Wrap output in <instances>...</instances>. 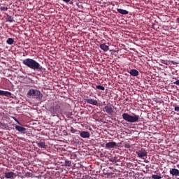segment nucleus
<instances>
[{"label":"nucleus","instance_id":"obj_19","mask_svg":"<svg viewBox=\"0 0 179 179\" xmlns=\"http://www.w3.org/2000/svg\"><path fill=\"white\" fill-rule=\"evenodd\" d=\"M14 43V39L12 38H9L8 39L6 40V43L11 45Z\"/></svg>","mask_w":179,"mask_h":179},{"label":"nucleus","instance_id":"obj_15","mask_svg":"<svg viewBox=\"0 0 179 179\" xmlns=\"http://www.w3.org/2000/svg\"><path fill=\"white\" fill-rule=\"evenodd\" d=\"M0 96H12V93L9 92L8 91H3V90H0Z\"/></svg>","mask_w":179,"mask_h":179},{"label":"nucleus","instance_id":"obj_3","mask_svg":"<svg viewBox=\"0 0 179 179\" xmlns=\"http://www.w3.org/2000/svg\"><path fill=\"white\" fill-rule=\"evenodd\" d=\"M122 117H123L124 120L129 123H136L140 121V116L138 115H136L135 113H132L131 115H129L127 113H123L122 115Z\"/></svg>","mask_w":179,"mask_h":179},{"label":"nucleus","instance_id":"obj_17","mask_svg":"<svg viewBox=\"0 0 179 179\" xmlns=\"http://www.w3.org/2000/svg\"><path fill=\"white\" fill-rule=\"evenodd\" d=\"M13 176H14V173L13 172L5 173V178H7V179L13 178Z\"/></svg>","mask_w":179,"mask_h":179},{"label":"nucleus","instance_id":"obj_28","mask_svg":"<svg viewBox=\"0 0 179 179\" xmlns=\"http://www.w3.org/2000/svg\"><path fill=\"white\" fill-rule=\"evenodd\" d=\"M62 1H64V3H66V4H68L69 2H71V0H62Z\"/></svg>","mask_w":179,"mask_h":179},{"label":"nucleus","instance_id":"obj_39","mask_svg":"<svg viewBox=\"0 0 179 179\" xmlns=\"http://www.w3.org/2000/svg\"><path fill=\"white\" fill-rule=\"evenodd\" d=\"M177 179H179V178H177Z\"/></svg>","mask_w":179,"mask_h":179},{"label":"nucleus","instance_id":"obj_29","mask_svg":"<svg viewBox=\"0 0 179 179\" xmlns=\"http://www.w3.org/2000/svg\"><path fill=\"white\" fill-rule=\"evenodd\" d=\"M175 111L179 113V106L175 107Z\"/></svg>","mask_w":179,"mask_h":179},{"label":"nucleus","instance_id":"obj_24","mask_svg":"<svg viewBox=\"0 0 179 179\" xmlns=\"http://www.w3.org/2000/svg\"><path fill=\"white\" fill-rule=\"evenodd\" d=\"M152 178L153 179H162V176L159 175H152Z\"/></svg>","mask_w":179,"mask_h":179},{"label":"nucleus","instance_id":"obj_21","mask_svg":"<svg viewBox=\"0 0 179 179\" xmlns=\"http://www.w3.org/2000/svg\"><path fill=\"white\" fill-rule=\"evenodd\" d=\"M0 126L4 128V129H8V125L6 124L4 122H0Z\"/></svg>","mask_w":179,"mask_h":179},{"label":"nucleus","instance_id":"obj_26","mask_svg":"<svg viewBox=\"0 0 179 179\" xmlns=\"http://www.w3.org/2000/svg\"><path fill=\"white\" fill-rule=\"evenodd\" d=\"M8 10V7H0V10L1 11H6Z\"/></svg>","mask_w":179,"mask_h":179},{"label":"nucleus","instance_id":"obj_22","mask_svg":"<svg viewBox=\"0 0 179 179\" xmlns=\"http://www.w3.org/2000/svg\"><path fill=\"white\" fill-rule=\"evenodd\" d=\"M64 165L66 167H71V161H65Z\"/></svg>","mask_w":179,"mask_h":179},{"label":"nucleus","instance_id":"obj_16","mask_svg":"<svg viewBox=\"0 0 179 179\" xmlns=\"http://www.w3.org/2000/svg\"><path fill=\"white\" fill-rule=\"evenodd\" d=\"M117 13H120L121 15H127L129 14V11L124 10V9H121V8H117Z\"/></svg>","mask_w":179,"mask_h":179},{"label":"nucleus","instance_id":"obj_12","mask_svg":"<svg viewBox=\"0 0 179 179\" xmlns=\"http://www.w3.org/2000/svg\"><path fill=\"white\" fill-rule=\"evenodd\" d=\"M99 48L103 52H108L110 50L109 46L106 45V43L100 44Z\"/></svg>","mask_w":179,"mask_h":179},{"label":"nucleus","instance_id":"obj_33","mask_svg":"<svg viewBox=\"0 0 179 179\" xmlns=\"http://www.w3.org/2000/svg\"><path fill=\"white\" fill-rule=\"evenodd\" d=\"M69 3L70 4V5H71V6H74V4H73V2L71 1V0H70V1L69 2Z\"/></svg>","mask_w":179,"mask_h":179},{"label":"nucleus","instance_id":"obj_7","mask_svg":"<svg viewBox=\"0 0 179 179\" xmlns=\"http://www.w3.org/2000/svg\"><path fill=\"white\" fill-rule=\"evenodd\" d=\"M116 146H117V144L114 141L109 142L105 144V148L106 149L115 148Z\"/></svg>","mask_w":179,"mask_h":179},{"label":"nucleus","instance_id":"obj_35","mask_svg":"<svg viewBox=\"0 0 179 179\" xmlns=\"http://www.w3.org/2000/svg\"><path fill=\"white\" fill-rule=\"evenodd\" d=\"M13 120L17 122V123L20 124V122L17 120L16 117H13Z\"/></svg>","mask_w":179,"mask_h":179},{"label":"nucleus","instance_id":"obj_11","mask_svg":"<svg viewBox=\"0 0 179 179\" xmlns=\"http://www.w3.org/2000/svg\"><path fill=\"white\" fill-rule=\"evenodd\" d=\"M15 130L18 131L20 133L25 134L26 129L24 127H22L20 125H15Z\"/></svg>","mask_w":179,"mask_h":179},{"label":"nucleus","instance_id":"obj_38","mask_svg":"<svg viewBox=\"0 0 179 179\" xmlns=\"http://www.w3.org/2000/svg\"><path fill=\"white\" fill-rule=\"evenodd\" d=\"M125 148H129V145H127L125 146Z\"/></svg>","mask_w":179,"mask_h":179},{"label":"nucleus","instance_id":"obj_18","mask_svg":"<svg viewBox=\"0 0 179 179\" xmlns=\"http://www.w3.org/2000/svg\"><path fill=\"white\" fill-rule=\"evenodd\" d=\"M6 22L12 23L14 22L13 17L11 15H7L6 18Z\"/></svg>","mask_w":179,"mask_h":179},{"label":"nucleus","instance_id":"obj_32","mask_svg":"<svg viewBox=\"0 0 179 179\" xmlns=\"http://www.w3.org/2000/svg\"><path fill=\"white\" fill-rule=\"evenodd\" d=\"M164 178H166V179H171L169 175H165Z\"/></svg>","mask_w":179,"mask_h":179},{"label":"nucleus","instance_id":"obj_8","mask_svg":"<svg viewBox=\"0 0 179 179\" xmlns=\"http://www.w3.org/2000/svg\"><path fill=\"white\" fill-rule=\"evenodd\" d=\"M85 103H87L89 104L93 105V106H98V101L92 99H85Z\"/></svg>","mask_w":179,"mask_h":179},{"label":"nucleus","instance_id":"obj_37","mask_svg":"<svg viewBox=\"0 0 179 179\" xmlns=\"http://www.w3.org/2000/svg\"><path fill=\"white\" fill-rule=\"evenodd\" d=\"M176 22L178 24H179V17L176 19Z\"/></svg>","mask_w":179,"mask_h":179},{"label":"nucleus","instance_id":"obj_20","mask_svg":"<svg viewBox=\"0 0 179 179\" xmlns=\"http://www.w3.org/2000/svg\"><path fill=\"white\" fill-rule=\"evenodd\" d=\"M112 163H117L120 162V159H117V157H111L110 160Z\"/></svg>","mask_w":179,"mask_h":179},{"label":"nucleus","instance_id":"obj_6","mask_svg":"<svg viewBox=\"0 0 179 179\" xmlns=\"http://www.w3.org/2000/svg\"><path fill=\"white\" fill-rule=\"evenodd\" d=\"M114 106L111 105L110 103H108L106 106L104 107L105 111L109 115H112L113 113H114Z\"/></svg>","mask_w":179,"mask_h":179},{"label":"nucleus","instance_id":"obj_9","mask_svg":"<svg viewBox=\"0 0 179 179\" xmlns=\"http://www.w3.org/2000/svg\"><path fill=\"white\" fill-rule=\"evenodd\" d=\"M169 174L173 176H179V170L178 169H171L169 170Z\"/></svg>","mask_w":179,"mask_h":179},{"label":"nucleus","instance_id":"obj_4","mask_svg":"<svg viewBox=\"0 0 179 179\" xmlns=\"http://www.w3.org/2000/svg\"><path fill=\"white\" fill-rule=\"evenodd\" d=\"M28 96H36V99H38L39 101H41L43 99V94L38 90H30L27 92Z\"/></svg>","mask_w":179,"mask_h":179},{"label":"nucleus","instance_id":"obj_36","mask_svg":"<svg viewBox=\"0 0 179 179\" xmlns=\"http://www.w3.org/2000/svg\"><path fill=\"white\" fill-rule=\"evenodd\" d=\"M25 45L27 46V48H29L30 47L27 43H25Z\"/></svg>","mask_w":179,"mask_h":179},{"label":"nucleus","instance_id":"obj_23","mask_svg":"<svg viewBox=\"0 0 179 179\" xmlns=\"http://www.w3.org/2000/svg\"><path fill=\"white\" fill-rule=\"evenodd\" d=\"M96 89H98L99 90L105 91V87L101 85H96Z\"/></svg>","mask_w":179,"mask_h":179},{"label":"nucleus","instance_id":"obj_31","mask_svg":"<svg viewBox=\"0 0 179 179\" xmlns=\"http://www.w3.org/2000/svg\"><path fill=\"white\" fill-rule=\"evenodd\" d=\"M164 178H166V179H171L169 175H165Z\"/></svg>","mask_w":179,"mask_h":179},{"label":"nucleus","instance_id":"obj_2","mask_svg":"<svg viewBox=\"0 0 179 179\" xmlns=\"http://www.w3.org/2000/svg\"><path fill=\"white\" fill-rule=\"evenodd\" d=\"M48 110L53 117L62 113V109H61V103L59 102H54L52 106H49Z\"/></svg>","mask_w":179,"mask_h":179},{"label":"nucleus","instance_id":"obj_30","mask_svg":"<svg viewBox=\"0 0 179 179\" xmlns=\"http://www.w3.org/2000/svg\"><path fill=\"white\" fill-rule=\"evenodd\" d=\"M174 85H179V80H176L175 83H173Z\"/></svg>","mask_w":179,"mask_h":179},{"label":"nucleus","instance_id":"obj_10","mask_svg":"<svg viewBox=\"0 0 179 179\" xmlns=\"http://www.w3.org/2000/svg\"><path fill=\"white\" fill-rule=\"evenodd\" d=\"M80 137L84 138H89L90 137V133L88 131H81L80 132Z\"/></svg>","mask_w":179,"mask_h":179},{"label":"nucleus","instance_id":"obj_25","mask_svg":"<svg viewBox=\"0 0 179 179\" xmlns=\"http://www.w3.org/2000/svg\"><path fill=\"white\" fill-rule=\"evenodd\" d=\"M70 132L71 134H76L77 132V130L76 129H73L72 127L70 128Z\"/></svg>","mask_w":179,"mask_h":179},{"label":"nucleus","instance_id":"obj_27","mask_svg":"<svg viewBox=\"0 0 179 179\" xmlns=\"http://www.w3.org/2000/svg\"><path fill=\"white\" fill-rule=\"evenodd\" d=\"M169 63H171V64H173V65H177V64H178V62H175V61H169Z\"/></svg>","mask_w":179,"mask_h":179},{"label":"nucleus","instance_id":"obj_13","mask_svg":"<svg viewBox=\"0 0 179 179\" xmlns=\"http://www.w3.org/2000/svg\"><path fill=\"white\" fill-rule=\"evenodd\" d=\"M36 145L39 148H43V149H46L48 147L45 143L43 141L36 142Z\"/></svg>","mask_w":179,"mask_h":179},{"label":"nucleus","instance_id":"obj_14","mask_svg":"<svg viewBox=\"0 0 179 179\" xmlns=\"http://www.w3.org/2000/svg\"><path fill=\"white\" fill-rule=\"evenodd\" d=\"M129 74L134 77H137L139 75V71H138L136 69H131L129 72Z\"/></svg>","mask_w":179,"mask_h":179},{"label":"nucleus","instance_id":"obj_1","mask_svg":"<svg viewBox=\"0 0 179 179\" xmlns=\"http://www.w3.org/2000/svg\"><path fill=\"white\" fill-rule=\"evenodd\" d=\"M22 64L34 71H42L43 66L34 59L27 58L22 61Z\"/></svg>","mask_w":179,"mask_h":179},{"label":"nucleus","instance_id":"obj_34","mask_svg":"<svg viewBox=\"0 0 179 179\" xmlns=\"http://www.w3.org/2000/svg\"><path fill=\"white\" fill-rule=\"evenodd\" d=\"M76 6H77L78 8H81V5L80 4V3H76Z\"/></svg>","mask_w":179,"mask_h":179},{"label":"nucleus","instance_id":"obj_5","mask_svg":"<svg viewBox=\"0 0 179 179\" xmlns=\"http://www.w3.org/2000/svg\"><path fill=\"white\" fill-rule=\"evenodd\" d=\"M136 153L138 155V157L141 158V159H142L145 157H148V152L143 148H142L141 150H138Z\"/></svg>","mask_w":179,"mask_h":179}]
</instances>
